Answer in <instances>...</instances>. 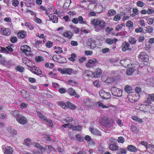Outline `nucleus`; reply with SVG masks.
Listing matches in <instances>:
<instances>
[{
  "label": "nucleus",
  "mask_w": 154,
  "mask_h": 154,
  "mask_svg": "<svg viewBox=\"0 0 154 154\" xmlns=\"http://www.w3.org/2000/svg\"><path fill=\"white\" fill-rule=\"evenodd\" d=\"M68 83L70 84L73 86H74L77 84V83L75 81H73V80H69L68 81Z\"/></svg>",
  "instance_id": "58"
},
{
  "label": "nucleus",
  "mask_w": 154,
  "mask_h": 154,
  "mask_svg": "<svg viewBox=\"0 0 154 154\" xmlns=\"http://www.w3.org/2000/svg\"><path fill=\"white\" fill-rule=\"evenodd\" d=\"M0 48L1 49L0 51V52L1 53H4L6 54H9V52L8 51L7 48H5L2 47H0Z\"/></svg>",
  "instance_id": "47"
},
{
  "label": "nucleus",
  "mask_w": 154,
  "mask_h": 154,
  "mask_svg": "<svg viewBox=\"0 0 154 154\" xmlns=\"http://www.w3.org/2000/svg\"><path fill=\"white\" fill-rule=\"evenodd\" d=\"M31 140L30 139H26L24 140V144L29 146L30 145Z\"/></svg>",
  "instance_id": "46"
},
{
  "label": "nucleus",
  "mask_w": 154,
  "mask_h": 154,
  "mask_svg": "<svg viewBox=\"0 0 154 154\" xmlns=\"http://www.w3.org/2000/svg\"><path fill=\"white\" fill-rule=\"evenodd\" d=\"M87 44L88 48L90 49L94 48L96 47V45L94 41L92 39H88L87 42Z\"/></svg>",
  "instance_id": "8"
},
{
  "label": "nucleus",
  "mask_w": 154,
  "mask_h": 154,
  "mask_svg": "<svg viewBox=\"0 0 154 154\" xmlns=\"http://www.w3.org/2000/svg\"><path fill=\"white\" fill-rule=\"evenodd\" d=\"M58 91L60 93L63 94L66 92V90L64 88H61L58 90Z\"/></svg>",
  "instance_id": "60"
},
{
  "label": "nucleus",
  "mask_w": 154,
  "mask_h": 154,
  "mask_svg": "<svg viewBox=\"0 0 154 154\" xmlns=\"http://www.w3.org/2000/svg\"><path fill=\"white\" fill-rule=\"evenodd\" d=\"M111 90L112 94L114 96L117 97L122 96V91L119 88L113 87L111 88Z\"/></svg>",
  "instance_id": "1"
},
{
  "label": "nucleus",
  "mask_w": 154,
  "mask_h": 154,
  "mask_svg": "<svg viewBox=\"0 0 154 154\" xmlns=\"http://www.w3.org/2000/svg\"><path fill=\"white\" fill-rule=\"evenodd\" d=\"M10 41L13 43L16 42L17 41V38L16 37H12L11 38Z\"/></svg>",
  "instance_id": "61"
},
{
  "label": "nucleus",
  "mask_w": 154,
  "mask_h": 154,
  "mask_svg": "<svg viewBox=\"0 0 154 154\" xmlns=\"http://www.w3.org/2000/svg\"><path fill=\"white\" fill-rule=\"evenodd\" d=\"M43 60V58L42 57L40 56H38L36 59V61L38 62L42 61Z\"/></svg>",
  "instance_id": "64"
},
{
  "label": "nucleus",
  "mask_w": 154,
  "mask_h": 154,
  "mask_svg": "<svg viewBox=\"0 0 154 154\" xmlns=\"http://www.w3.org/2000/svg\"><path fill=\"white\" fill-rule=\"evenodd\" d=\"M63 52L62 48L60 47H57V49L55 50V52L57 54H60Z\"/></svg>",
  "instance_id": "53"
},
{
  "label": "nucleus",
  "mask_w": 154,
  "mask_h": 154,
  "mask_svg": "<svg viewBox=\"0 0 154 154\" xmlns=\"http://www.w3.org/2000/svg\"><path fill=\"white\" fill-rule=\"evenodd\" d=\"M126 152V149H125L120 148L117 150L118 154H125Z\"/></svg>",
  "instance_id": "35"
},
{
  "label": "nucleus",
  "mask_w": 154,
  "mask_h": 154,
  "mask_svg": "<svg viewBox=\"0 0 154 154\" xmlns=\"http://www.w3.org/2000/svg\"><path fill=\"white\" fill-rule=\"evenodd\" d=\"M118 146L116 145L111 144L109 146V148L112 151L117 150L118 148Z\"/></svg>",
  "instance_id": "28"
},
{
  "label": "nucleus",
  "mask_w": 154,
  "mask_h": 154,
  "mask_svg": "<svg viewBox=\"0 0 154 154\" xmlns=\"http://www.w3.org/2000/svg\"><path fill=\"white\" fill-rule=\"evenodd\" d=\"M14 150L10 146H7L4 150L5 154H12Z\"/></svg>",
  "instance_id": "13"
},
{
  "label": "nucleus",
  "mask_w": 154,
  "mask_h": 154,
  "mask_svg": "<svg viewBox=\"0 0 154 154\" xmlns=\"http://www.w3.org/2000/svg\"><path fill=\"white\" fill-rule=\"evenodd\" d=\"M152 101L154 102V94L149 95L145 100V102L146 103L149 104L151 103Z\"/></svg>",
  "instance_id": "14"
},
{
  "label": "nucleus",
  "mask_w": 154,
  "mask_h": 154,
  "mask_svg": "<svg viewBox=\"0 0 154 154\" xmlns=\"http://www.w3.org/2000/svg\"><path fill=\"white\" fill-rule=\"evenodd\" d=\"M94 84L95 86L99 87L100 86V85L99 82L97 80H96L94 82Z\"/></svg>",
  "instance_id": "62"
},
{
  "label": "nucleus",
  "mask_w": 154,
  "mask_h": 154,
  "mask_svg": "<svg viewBox=\"0 0 154 154\" xmlns=\"http://www.w3.org/2000/svg\"><path fill=\"white\" fill-rule=\"evenodd\" d=\"M137 6L142 7L144 6V4L140 1H139L137 3Z\"/></svg>",
  "instance_id": "57"
},
{
  "label": "nucleus",
  "mask_w": 154,
  "mask_h": 154,
  "mask_svg": "<svg viewBox=\"0 0 154 154\" xmlns=\"http://www.w3.org/2000/svg\"><path fill=\"white\" fill-rule=\"evenodd\" d=\"M84 103L85 106L90 107L93 106L94 102L90 99H85L84 100Z\"/></svg>",
  "instance_id": "10"
},
{
  "label": "nucleus",
  "mask_w": 154,
  "mask_h": 154,
  "mask_svg": "<svg viewBox=\"0 0 154 154\" xmlns=\"http://www.w3.org/2000/svg\"><path fill=\"white\" fill-rule=\"evenodd\" d=\"M135 31L136 33L143 32V29L141 27H140L139 28L135 29Z\"/></svg>",
  "instance_id": "56"
},
{
  "label": "nucleus",
  "mask_w": 154,
  "mask_h": 154,
  "mask_svg": "<svg viewBox=\"0 0 154 154\" xmlns=\"http://www.w3.org/2000/svg\"><path fill=\"white\" fill-rule=\"evenodd\" d=\"M96 105L98 106L99 107H101L102 108H108L109 107L108 106L104 105L102 103L99 101L97 102Z\"/></svg>",
  "instance_id": "23"
},
{
  "label": "nucleus",
  "mask_w": 154,
  "mask_h": 154,
  "mask_svg": "<svg viewBox=\"0 0 154 154\" xmlns=\"http://www.w3.org/2000/svg\"><path fill=\"white\" fill-rule=\"evenodd\" d=\"M45 45L47 48H50L52 46L53 42L51 41H48L46 43Z\"/></svg>",
  "instance_id": "54"
},
{
  "label": "nucleus",
  "mask_w": 154,
  "mask_h": 154,
  "mask_svg": "<svg viewBox=\"0 0 154 154\" xmlns=\"http://www.w3.org/2000/svg\"><path fill=\"white\" fill-rule=\"evenodd\" d=\"M128 41L131 45H134L135 44L137 40L134 38L131 37L129 38Z\"/></svg>",
  "instance_id": "34"
},
{
  "label": "nucleus",
  "mask_w": 154,
  "mask_h": 154,
  "mask_svg": "<svg viewBox=\"0 0 154 154\" xmlns=\"http://www.w3.org/2000/svg\"><path fill=\"white\" fill-rule=\"evenodd\" d=\"M17 35L20 38L23 39L26 37V33L25 32L21 31L18 33Z\"/></svg>",
  "instance_id": "26"
},
{
  "label": "nucleus",
  "mask_w": 154,
  "mask_h": 154,
  "mask_svg": "<svg viewBox=\"0 0 154 154\" xmlns=\"http://www.w3.org/2000/svg\"><path fill=\"white\" fill-rule=\"evenodd\" d=\"M99 94L101 97L103 99H108L111 96L109 93L106 92L103 90H101Z\"/></svg>",
  "instance_id": "4"
},
{
  "label": "nucleus",
  "mask_w": 154,
  "mask_h": 154,
  "mask_svg": "<svg viewBox=\"0 0 154 154\" xmlns=\"http://www.w3.org/2000/svg\"><path fill=\"white\" fill-rule=\"evenodd\" d=\"M116 14V12L115 10L111 9L108 11L107 15L108 16H111L115 15Z\"/></svg>",
  "instance_id": "32"
},
{
  "label": "nucleus",
  "mask_w": 154,
  "mask_h": 154,
  "mask_svg": "<svg viewBox=\"0 0 154 154\" xmlns=\"http://www.w3.org/2000/svg\"><path fill=\"white\" fill-rule=\"evenodd\" d=\"M8 131L13 136L17 134V131L15 129H13L11 127H9L7 128Z\"/></svg>",
  "instance_id": "21"
},
{
  "label": "nucleus",
  "mask_w": 154,
  "mask_h": 154,
  "mask_svg": "<svg viewBox=\"0 0 154 154\" xmlns=\"http://www.w3.org/2000/svg\"><path fill=\"white\" fill-rule=\"evenodd\" d=\"M37 115L41 120L44 121H47V117L42 113L38 112Z\"/></svg>",
  "instance_id": "20"
},
{
  "label": "nucleus",
  "mask_w": 154,
  "mask_h": 154,
  "mask_svg": "<svg viewBox=\"0 0 154 154\" xmlns=\"http://www.w3.org/2000/svg\"><path fill=\"white\" fill-rule=\"evenodd\" d=\"M132 119L133 120L137 122L140 123H142L143 122L142 119L139 118L138 117L136 116H133L132 117Z\"/></svg>",
  "instance_id": "36"
},
{
  "label": "nucleus",
  "mask_w": 154,
  "mask_h": 154,
  "mask_svg": "<svg viewBox=\"0 0 154 154\" xmlns=\"http://www.w3.org/2000/svg\"><path fill=\"white\" fill-rule=\"evenodd\" d=\"M125 141V138L122 137H119L118 138V142L119 143H123Z\"/></svg>",
  "instance_id": "52"
},
{
  "label": "nucleus",
  "mask_w": 154,
  "mask_h": 154,
  "mask_svg": "<svg viewBox=\"0 0 154 154\" xmlns=\"http://www.w3.org/2000/svg\"><path fill=\"white\" fill-rule=\"evenodd\" d=\"M140 61L147 62L149 61V57L145 52H141L138 57Z\"/></svg>",
  "instance_id": "2"
},
{
  "label": "nucleus",
  "mask_w": 154,
  "mask_h": 154,
  "mask_svg": "<svg viewBox=\"0 0 154 154\" xmlns=\"http://www.w3.org/2000/svg\"><path fill=\"white\" fill-rule=\"evenodd\" d=\"M131 130L134 133H136L137 131V128L135 125H132L131 127Z\"/></svg>",
  "instance_id": "50"
},
{
  "label": "nucleus",
  "mask_w": 154,
  "mask_h": 154,
  "mask_svg": "<svg viewBox=\"0 0 154 154\" xmlns=\"http://www.w3.org/2000/svg\"><path fill=\"white\" fill-rule=\"evenodd\" d=\"M16 120L22 124H24L26 122V119L25 117L21 115L17 118Z\"/></svg>",
  "instance_id": "11"
},
{
  "label": "nucleus",
  "mask_w": 154,
  "mask_h": 154,
  "mask_svg": "<svg viewBox=\"0 0 154 154\" xmlns=\"http://www.w3.org/2000/svg\"><path fill=\"white\" fill-rule=\"evenodd\" d=\"M16 69L20 72H23L24 70V68L23 67L21 66H17L16 68Z\"/></svg>",
  "instance_id": "51"
},
{
  "label": "nucleus",
  "mask_w": 154,
  "mask_h": 154,
  "mask_svg": "<svg viewBox=\"0 0 154 154\" xmlns=\"http://www.w3.org/2000/svg\"><path fill=\"white\" fill-rule=\"evenodd\" d=\"M1 31L2 33L5 35H9L11 33V30L8 28H6L2 31V29H1Z\"/></svg>",
  "instance_id": "22"
},
{
  "label": "nucleus",
  "mask_w": 154,
  "mask_h": 154,
  "mask_svg": "<svg viewBox=\"0 0 154 154\" xmlns=\"http://www.w3.org/2000/svg\"><path fill=\"white\" fill-rule=\"evenodd\" d=\"M25 26L30 30H33L34 28V26L33 24L29 23H26Z\"/></svg>",
  "instance_id": "31"
},
{
  "label": "nucleus",
  "mask_w": 154,
  "mask_h": 154,
  "mask_svg": "<svg viewBox=\"0 0 154 154\" xmlns=\"http://www.w3.org/2000/svg\"><path fill=\"white\" fill-rule=\"evenodd\" d=\"M36 36L40 38H44V39L45 40V37L46 36H45L43 34H40L39 33H37L36 34Z\"/></svg>",
  "instance_id": "59"
},
{
  "label": "nucleus",
  "mask_w": 154,
  "mask_h": 154,
  "mask_svg": "<svg viewBox=\"0 0 154 154\" xmlns=\"http://www.w3.org/2000/svg\"><path fill=\"white\" fill-rule=\"evenodd\" d=\"M52 22L54 23H56L58 21V18L56 16H54L52 19Z\"/></svg>",
  "instance_id": "63"
},
{
  "label": "nucleus",
  "mask_w": 154,
  "mask_h": 154,
  "mask_svg": "<svg viewBox=\"0 0 154 154\" xmlns=\"http://www.w3.org/2000/svg\"><path fill=\"white\" fill-rule=\"evenodd\" d=\"M135 71V69L133 68H130L127 69L126 71V73L128 75H131Z\"/></svg>",
  "instance_id": "27"
},
{
  "label": "nucleus",
  "mask_w": 154,
  "mask_h": 154,
  "mask_svg": "<svg viewBox=\"0 0 154 154\" xmlns=\"http://www.w3.org/2000/svg\"><path fill=\"white\" fill-rule=\"evenodd\" d=\"M130 62L129 59L123 60L120 61V63L122 66L127 67L130 65Z\"/></svg>",
  "instance_id": "12"
},
{
  "label": "nucleus",
  "mask_w": 154,
  "mask_h": 154,
  "mask_svg": "<svg viewBox=\"0 0 154 154\" xmlns=\"http://www.w3.org/2000/svg\"><path fill=\"white\" fill-rule=\"evenodd\" d=\"M20 49L21 51H23V50H24V49H25L30 50V48L26 45L21 46Z\"/></svg>",
  "instance_id": "55"
},
{
  "label": "nucleus",
  "mask_w": 154,
  "mask_h": 154,
  "mask_svg": "<svg viewBox=\"0 0 154 154\" xmlns=\"http://www.w3.org/2000/svg\"><path fill=\"white\" fill-rule=\"evenodd\" d=\"M12 5L14 7H17L19 4V0H12Z\"/></svg>",
  "instance_id": "42"
},
{
  "label": "nucleus",
  "mask_w": 154,
  "mask_h": 154,
  "mask_svg": "<svg viewBox=\"0 0 154 154\" xmlns=\"http://www.w3.org/2000/svg\"><path fill=\"white\" fill-rule=\"evenodd\" d=\"M133 23L131 21H128L127 22L126 26L129 29L133 27Z\"/></svg>",
  "instance_id": "38"
},
{
  "label": "nucleus",
  "mask_w": 154,
  "mask_h": 154,
  "mask_svg": "<svg viewBox=\"0 0 154 154\" xmlns=\"http://www.w3.org/2000/svg\"><path fill=\"white\" fill-rule=\"evenodd\" d=\"M67 92H68L69 94L72 96H74L77 98H78L80 97V96L77 93L75 92V90L72 88H69L67 90Z\"/></svg>",
  "instance_id": "9"
},
{
  "label": "nucleus",
  "mask_w": 154,
  "mask_h": 154,
  "mask_svg": "<svg viewBox=\"0 0 154 154\" xmlns=\"http://www.w3.org/2000/svg\"><path fill=\"white\" fill-rule=\"evenodd\" d=\"M76 57V56L75 54H72L71 55V57H69V59L70 61L73 62Z\"/></svg>",
  "instance_id": "48"
},
{
  "label": "nucleus",
  "mask_w": 154,
  "mask_h": 154,
  "mask_svg": "<svg viewBox=\"0 0 154 154\" xmlns=\"http://www.w3.org/2000/svg\"><path fill=\"white\" fill-rule=\"evenodd\" d=\"M89 130L93 134L98 135L100 134V132L98 131L93 127H90Z\"/></svg>",
  "instance_id": "24"
},
{
  "label": "nucleus",
  "mask_w": 154,
  "mask_h": 154,
  "mask_svg": "<svg viewBox=\"0 0 154 154\" xmlns=\"http://www.w3.org/2000/svg\"><path fill=\"white\" fill-rule=\"evenodd\" d=\"M146 82L151 85L154 84V79L152 78L148 79L146 80Z\"/></svg>",
  "instance_id": "40"
},
{
  "label": "nucleus",
  "mask_w": 154,
  "mask_h": 154,
  "mask_svg": "<svg viewBox=\"0 0 154 154\" xmlns=\"http://www.w3.org/2000/svg\"><path fill=\"white\" fill-rule=\"evenodd\" d=\"M146 31L148 33H151L153 32V28L152 27L150 26H149L146 27Z\"/></svg>",
  "instance_id": "43"
},
{
  "label": "nucleus",
  "mask_w": 154,
  "mask_h": 154,
  "mask_svg": "<svg viewBox=\"0 0 154 154\" xmlns=\"http://www.w3.org/2000/svg\"><path fill=\"white\" fill-rule=\"evenodd\" d=\"M12 114L13 116L14 117H16V119H17V118L20 115L19 112L17 110H15L12 113Z\"/></svg>",
  "instance_id": "45"
},
{
  "label": "nucleus",
  "mask_w": 154,
  "mask_h": 154,
  "mask_svg": "<svg viewBox=\"0 0 154 154\" xmlns=\"http://www.w3.org/2000/svg\"><path fill=\"white\" fill-rule=\"evenodd\" d=\"M73 69L71 68H64V74H67L68 75H71L72 73Z\"/></svg>",
  "instance_id": "30"
},
{
  "label": "nucleus",
  "mask_w": 154,
  "mask_h": 154,
  "mask_svg": "<svg viewBox=\"0 0 154 154\" xmlns=\"http://www.w3.org/2000/svg\"><path fill=\"white\" fill-rule=\"evenodd\" d=\"M102 72L101 69L99 68L96 69L95 72L94 73L91 72V76H93L95 78L100 77L101 74Z\"/></svg>",
  "instance_id": "6"
},
{
  "label": "nucleus",
  "mask_w": 154,
  "mask_h": 154,
  "mask_svg": "<svg viewBox=\"0 0 154 154\" xmlns=\"http://www.w3.org/2000/svg\"><path fill=\"white\" fill-rule=\"evenodd\" d=\"M106 23L103 21L99 20L98 25L101 28L104 27L106 25Z\"/></svg>",
  "instance_id": "37"
},
{
  "label": "nucleus",
  "mask_w": 154,
  "mask_h": 154,
  "mask_svg": "<svg viewBox=\"0 0 154 154\" xmlns=\"http://www.w3.org/2000/svg\"><path fill=\"white\" fill-rule=\"evenodd\" d=\"M79 141H82L83 140V138L79 134H77L75 136V137L73 138Z\"/></svg>",
  "instance_id": "33"
},
{
  "label": "nucleus",
  "mask_w": 154,
  "mask_h": 154,
  "mask_svg": "<svg viewBox=\"0 0 154 154\" xmlns=\"http://www.w3.org/2000/svg\"><path fill=\"white\" fill-rule=\"evenodd\" d=\"M30 70L32 73L37 75H40L42 74V72L40 69L37 67H31Z\"/></svg>",
  "instance_id": "7"
},
{
  "label": "nucleus",
  "mask_w": 154,
  "mask_h": 154,
  "mask_svg": "<svg viewBox=\"0 0 154 154\" xmlns=\"http://www.w3.org/2000/svg\"><path fill=\"white\" fill-rule=\"evenodd\" d=\"M121 16L120 14H117L114 16L113 20L116 21H119L121 19Z\"/></svg>",
  "instance_id": "44"
},
{
  "label": "nucleus",
  "mask_w": 154,
  "mask_h": 154,
  "mask_svg": "<svg viewBox=\"0 0 154 154\" xmlns=\"http://www.w3.org/2000/svg\"><path fill=\"white\" fill-rule=\"evenodd\" d=\"M59 104L63 108L65 109L67 107V105L65 103L62 102H60L59 103Z\"/></svg>",
  "instance_id": "49"
},
{
  "label": "nucleus",
  "mask_w": 154,
  "mask_h": 154,
  "mask_svg": "<svg viewBox=\"0 0 154 154\" xmlns=\"http://www.w3.org/2000/svg\"><path fill=\"white\" fill-rule=\"evenodd\" d=\"M128 150L132 152H136L137 151V148L134 146L130 145L127 147Z\"/></svg>",
  "instance_id": "16"
},
{
  "label": "nucleus",
  "mask_w": 154,
  "mask_h": 154,
  "mask_svg": "<svg viewBox=\"0 0 154 154\" xmlns=\"http://www.w3.org/2000/svg\"><path fill=\"white\" fill-rule=\"evenodd\" d=\"M130 44L128 42H126L122 45V51H125L127 50H131V48H129Z\"/></svg>",
  "instance_id": "15"
},
{
  "label": "nucleus",
  "mask_w": 154,
  "mask_h": 154,
  "mask_svg": "<svg viewBox=\"0 0 154 154\" xmlns=\"http://www.w3.org/2000/svg\"><path fill=\"white\" fill-rule=\"evenodd\" d=\"M98 63V61L96 59L94 58L90 60L88 62L86 63V66L88 68L94 66Z\"/></svg>",
  "instance_id": "3"
},
{
  "label": "nucleus",
  "mask_w": 154,
  "mask_h": 154,
  "mask_svg": "<svg viewBox=\"0 0 154 154\" xmlns=\"http://www.w3.org/2000/svg\"><path fill=\"white\" fill-rule=\"evenodd\" d=\"M125 90L128 93H129L132 91V88L130 86L127 85L125 87Z\"/></svg>",
  "instance_id": "29"
},
{
  "label": "nucleus",
  "mask_w": 154,
  "mask_h": 154,
  "mask_svg": "<svg viewBox=\"0 0 154 154\" xmlns=\"http://www.w3.org/2000/svg\"><path fill=\"white\" fill-rule=\"evenodd\" d=\"M128 100L132 103L137 102L138 99V97L135 94L130 95L128 97Z\"/></svg>",
  "instance_id": "5"
},
{
  "label": "nucleus",
  "mask_w": 154,
  "mask_h": 154,
  "mask_svg": "<svg viewBox=\"0 0 154 154\" xmlns=\"http://www.w3.org/2000/svg\"><path fill=\"white\" fill-rule=\"evenodd\" d=\"M67 108H69L71 109H74L76 108V106L69 102H68L66 103Z\"/></svg>",
  "instance_id": "25"
},
{
  "label": "nucleus",
  "mask_w": 154,
  "mask_h": 154,
  "mask_svg": "<svg viewBox=\"0 0 154 154\" xmlns=\"http://www.w3.org/2000/svg\"><path fill=\"white\" fill-rule=\"evenodd\" d=\"M63 35L65 37L70 39L72 37V34L70 31H66L63 33Z\"/></svg>",
  "instance_id": "18"
},
{
  "label": "nucleus",
  "mask_w": 154,
  "mask_h": 154,
  "mask_svg": "<svg viewBox=\"0 0 154 154\" xmlns=\"http://www.w3.org/2000/svg\"><path fill=\"white\" fill-rule=\"evenodd\" d=\"M75 119H74L72 117H68L66 118L65 121L66 123H69L71 124H74Z\"/></svg>",
  "instance_id": "19"
},
{
  "label": "nucleus",
  "mask_w": 154,
  "mask_h": 154,
  "mask_svg": "<svg viewBox=\"0 0 154 154\" xmlns=\"http://www.w3.org/2000/svg\"><path fill=\"white\" fill-rule=\"evenodd\" d=\"M106 43L108 45H111L113 43V40L112 38H107L105 40Z\"/></svg>",
  "instance_id": "39"
},
{
  "label": "nucleus",
  "mask_w": 154,
  "mask_h": 154,
  "mask_svg": "<svg viewBox=\"0 0 154 154\" xmlns=\"http://www.w3.org/2000/svg\"><path fill=\"white\" fill-rule=\"evenodd\" d=\"M20 92L22 96L24 98H25L27 100H29L28 97L29 96V94L27 91L23 90H22Z\"/></svg>",
  "instance_id": "17"
},
{
  "label": "nucleus",
  "mask_w": 154,
  "mask_h": 154,
  "mask_svg": "<svg viewBox=\"0 0 154 154\" xmlns=\"http://www.w3.org/2000/svg\"><path fill=\"white\" fill-rule=\"evenodd\" d=\"M99 20L97 19H95L93 20L91 22L92 24L94 26H98Z\"/></svg>",
  "instance_id": "41"
}]
</instances>
